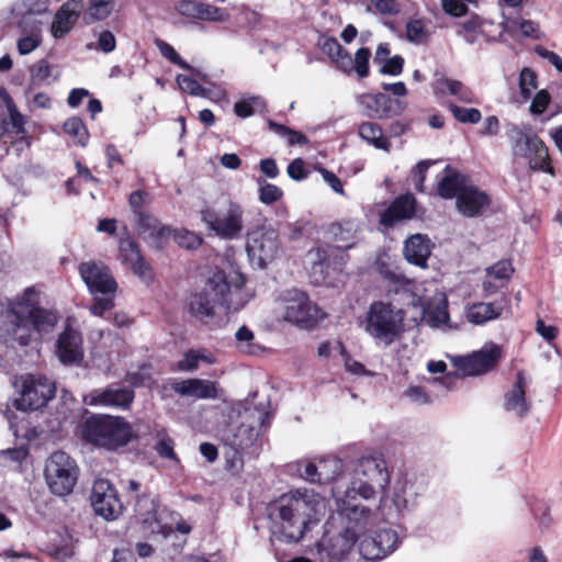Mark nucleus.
I'll use <instances>...</instances> for the list:
<instances>
[{"instance_id": "obj_21", "label": "nucleus", "mask_w": 562, "mask_h": 562, "mask_svg": "<svg viewBox=\"0 0 562 562\" xmlns=\"http://www.w3.org/2000/svg\"><path fill=\"white\" fill-rule=\"evenodd\" d=\"M300 475L311 482L317 484H326L335 480L342 471V461L329 456L314 461H302L297 465Z\"/></svg>"}, {"instance_id": "obj_23", "label": "nucleus", "mask_w": 562, "mask_h": 562, "mask_svg": "<svg viewBox=\"0 0 562 562\" xmlns=\"http://www.w3.org/2000/svg\"><path fill=\"white\" fill-rule=\"evenodd\" d=\"M134 400V391L128 387L108 386L102 390H93L83 398L90 406L117 407L125 409Z\"/></svg>"}, {"instance_id": "obj_7", "label": "nucleus", "mask_w": 562, "mask_h": 562, "mask_svg": "<svg viewBox=\"0 0 562 562\" xmlns=\"http://www.w3.org/2000/svg\"><path fill=\"white\" fill-rule=\"evenodd\" d=\"M8 315L14 328L26 323L32 324L38 333H48L58 322V315L52 310L38 306L37 293L33 288H27L21 295L8 303Z\"/></svg>"}, {"instance_id": "obj_56", "label": "nucleus", "mask_w": 562, "mask_h": 562, "mask_svg": "<svg viewBox=\"0 0 562 562\" xmlns=\"http://www.w3.org/2000/svg\"><path fill=\"white\" fill-rule=\"evenodd\" d=\"M159 439L155 445L157 453L165 459L179 461L177 454L173 451V440L165 434L158 435Z\"/></svg>"}, {"instance_id": "obj_25", "label": "nucleus", "mask_w": 562, "mask_h": 562, "mask_svg": "<svg viewBox=\"0 0 562 562\" xmlns=\"http://www.w3.org/2000/svg\"><path fill=\"white\" fill-rule=\"evenodd\" d=\"M83 8L82 0H68L56 12L50 32L55 38L65 37L75 26Z\"/></svg>"}, {"instance_id": "obj_33", "label": "nucleus", "mask_w": 562, "mask_h": 562, "mask_svg": "<svg viewBox=\"0 0 562 562\" xmlns=\"http://www.w3.org/2000/svg\"><path fill=\"white\" fill-rule=\"evenodd\" d=\"M503 314V305L499 302H477L465 308V317L473 325H483L490 321L499 318Z\"/></svg>"}, {"instance_id": "obj_39", "label": "nucleus", "mask_w": 562, "mask_h": 562, "mask_svg": "<svg viewBox=\"0 0 562 562\" xmlns=\"http://www.w3.org/2000/svg\"><path fill=\"white\" fill-rule=\"evenodd\" d=\"M359 136L378 149L390 151L391 143L383 136L381 126L374 122H363L358 128Z\"/></svg>"}, {"instance_id": "obj_61", "label": "nucleus", "mask_w": 562, "mask_h": 562, "mask_svg": "<svg viewBox=\"0 0 562 562\" xmlns=\"http://www.w3.org/2000/svg\"><path fill=\"white\" fill-rule=\"evenodd\" d=\"M235 338L239 344L243 351L247 353L255 352V346L251 344L254 339V333L247 327L241 326L235 334Z\"/></svg>"}, {"instance_id": "obj_40", "label": "nucleus", "mask_w": 562, "mask_h": 562, "mask_svg": "<svg viewBox=\"0 0 562 562\" xmlns=\"http://www.w3.org/2000/svg\"><path fill=\"white\" fill-rule=\"evenodd\" d=\"M201 361L212 364L215 362V358L205 349H190L183 355V358L177 362V370L181 372H193L199 369Z\"/></svg>"}, {"instance_id": "obj_12", "label": "nucleus", "mask_w": 562, "mask_h": 562, "mask_svg": "<svg viewBox=\"0 0 562 562\" xmlns=\"http://www.w3.org/2000/svg\"><path fill=\"white\" fill-rule=\"evenodd\" d=\"M283 318L302 329H312L326 314L308 296L296 289L289 290L283 297Z\"/></svg>"}, {"instance_id": "obj_41", "label": "nucleus", "mask_w": 562, "mask_h": 562, "mask_svg": "<svg viewBox=\"0 0 562 562\" xmlns=\"http://www.w3.org/2000/svg\"><path fill=\"white\" fill-rule=\"evenodd\" d=\"M114 7L115 0H89L83 20L87 24L103 21L111 15Z\"/></svg>"}, {"instance_id": "obj_27", "label": "nucleus", "mask_w": 562, "mask_h": 562, "mask_svg": "<svg viewBox=\"0 0 562 562\" xmlns=\"http://www.w3.org/2000/svg\"><path fill=\"white\" fill-rule=\"evenodd\" d=\"M493 25L494 23L492 21L473 14L465 21L457 24L456 33L458 36L462 37L465 43L473 45L477 43L481 37L486 41L494 40L495 36L488 30Z\"/></svg>"}, {"instance_id": "obj_36", "label": "nucleus", "mask_w": 562, "mask_h": 562, "mask_svg": "<svg viewBox=\"0 0 562 562\" xmlns=\"http://www.w3.org/2000/svg\"><path fill=\"white\" fill-rule=\"evenodd\" d=\"M415 498L416 493L413 491V486L408 483L405 482L395 486L392 496L395 515L389 513L387 517L392 519L412 510L416 506Z\"/></svg>"}, {"instance_id": "obj_48", "label": "nucleus", "mask_w": 562, "mask_h": 562, "mask_svg": "<svg viewBox=\"0 0 562 562\" xmlns=\"http://www.w3.org/2000/svg\"><path fill=\"white\" fill-rule=\"evenodd\" d=\"M196 19L209 22H226L229 14L218 7L200 2Z\"/></svg>"}, {"instance_id": "obj_14", "label": "nucleus", "mask_w": 562, "mask_h": 562, "mask_svg": "<svg viewBox=\"0 0 562 562\" xmlns=\"http://www.w3.org/2000/svg\"><path fill=\"white\" fill-rule=\"evenodd\" d=\"M243 209L235 202H228L223 211L205 207L201 211V218L209 229L224 239H234L243 231Z\"/></svg>"}, {"instance_id": "obj_15", "label": "nucleus", "mask_w": 562, "mask_h": 562, "mask_svg": "<svg viewBox=\"0 0 562 562\" xmlns=\"http://www.w3.org/2000/svg\"><path fill=\"white\" fill-rule=\"evenodd\" d=\"M323 52L328 55L336 68L346 75L356 71L359 78L369 76V60L371 52L367 47L359 48L355 58L334 37H327L321 45Z\"/></svg>"}, {"instance_id": "obj_59", "label": "nucleus", "mask_w": 562, "mask_h": 562, "mask_svg": "<svg viewBox=\"0 0 562 562\" xmlns=\"http://www.w3.org/2000/svg\"><path fill=\"white\" fill-rule=\"evenodd\" d=\"M475 0H441L446 13L452 16H462L468 11V3Z\"/></svg>"}, {"instance_id": "obj_44", "label": "nucleus", "mask_w": 562, "mask_h": 562, "mask_svg": "<svg viewBox=\"0 0 562 562\" xmlns=\"http://www.w3.org/2000/svg\"><path fill=\"white\" fill-rule=\"evenodd\" d=\"M507 135L513 143L514 154L517 156L526 155V150L530 148L529 140L538 137L535 134H526L517 125H510L507 130Z\"/></svg>"}, {"instance_id": "obj_49", "label": "nucleus", "mask_w": 562, "mask_h": 562, "mask_svg": "<svg viewBox=\"0 0 562 562\" xmlns=\"http://www.w3.org/2000/svg\"><path fill=\"white\" fill-rule=\"evenodd\" d=\"M257 183L259 186L260 202L265 204H272L282 198L283 192L279 187L267 182L262 178H258Z\"/></svg>"}, {"instance_id": "obj_2", "label": "nucleus", "mask_w": 562, "mask_h": 562, "mask_svg": "<svg viewBox=\"0 0 562 562\" xmlns=\"http://www.w3.org/2000/svg\"><path fill=\"white\" fill-rule=\"evenodd\" d=\"M247 301V294L241 285L232 284L223 271H217L209 278L200 292L191 296L189 311L194 317L204 319L214 316L216 305L231 313L241 310Z\"/></svg>"}, {"instance_id": "obj_13", "label": "nucleus", "mask_w": 562, "mask_h": 562, "mask_svg": "<svg viewBox=\"0 0 562 562\" xmlns=\"http://www.w3.org/2000/svg\"><path fill=\"white\" fill-rule=\"evenodd\" d=\"M238 415L241 420L237 427L229 428L232 432L229 445L235 449H246L256 442L260 430L268 426L270 413L257 407H244Z\"/></svg>"}, {"instance_id": "obj_52", "label": "nucleus", "mask_w": 562, "mask_h": 562, "mask_svg": "<svg viewBox=\"0 0 562 562\" xmlns=\"http://www.w3.org/2000/svg\"><path fill=\"white\" fill-rule=\"evenodd\" d=\"M449 109L454 119L461 123L476 124L482 119L480 110L475 108H461L451 103L449 104Z\"/></svg>"}, {"instance_id": "obj_28", "label": "nucleus", "mask_w": 562, "mask_h": 562, "mask_svg": "<svg viewBox=\"0 0 562 562\" xmlns=\"http://www.w3.org/2000/svg\"><path fill=\"white\" fill-rule=\"evenodd\" d=\"M528 385L529 381L526 379L525 373L519 371L513 389L505 395V409L520 418L529 413L531 406L530 402L526 398Z\"/></svg>"}, {"instance_id": "obj_55", "label": "nucleus", "mask_w": 562, "mask_h": 562, "mask_svg": "<svg viewBox=\"0 0 562 562\" xmlns=\"http://www.w3.org/2000/svg\"><path fill=\"white\" fill-rule=\"evenodd\" d=\"M519 87H520L521 95L525 99H528L530 97L532 90H535L537 88V76L531 69L524 68L520 71Z\"/></svg>"}, {"instance_id": "obj_51", "label": "nucleus", "mask_w": 562, "mask_h": 562, "mask_svg": "<svg viewBox=\"0 0 562 562\" xmlns=\"http://www.w3.org/2000/svg\"><path fill=\"white\" fill-rule=\"evenodd\" d=\"M155 44L159 49L160 54L170 63L179 66L182 69L193 70L192 66H190L184 59H182L170 44L159 38L155 40Z\"/></svg>"}, {"instance_id": "obj_46", "label": "nucleus", "mask_w": 562, "mask_h": 562, "mask_svg": "<svg viewBox=\"0 0 562 562\" xmlns=\"http://www.w3.org/2000/svg\"><path fill=\"white\" fill-rule=\"evenodd\" d=\"M64 131L74 137V142L77 145L85 147L88 144L89 134L81 119L77 116L68 119L64 123Z\"/></svg>"}, {"instance_id": "obj_9", "label": "nucleus", "mask_w": 562, "mask_h": 562, "mask_svg": "<svg viewBox=\"0 0 562 562\" xmlns=\"http://www.w3.org/2000/svg\"><path fill=\"white\" fill-rule=\"evenodd\" d=\"M14 385L19 394L15 407L24 412L44 407L56 393L55 383L42 374H22L15 379Z\"/></svg>"}, {"instance_id": "obj_63", "label": "nucleus", "mask_w": 562, "mask_h": 562, "mask_svg": "<svg viewBox=\"0 0 562 562\" xmlns=\"http://www.w3.org/2000/svg\"><path fill=\"white\" fill-rule=\"evenodd\" d=\"M269 126H270V128H272L273 131H276L280 134H286L289 136L288 142L290 145H295V144L304 145L307 143V138L303 134L295 132V131H291L290 128H288L283 125H280L273 121H269Z\"/></svg>"}, {"instance_id": "obj_62", "label": "nucleus", "mask_w": 562, "mask_h": 562, "mask_svg": "<svg viewBox=\"0 0 562 562\" xmlns=\"http://www.w3.org/2000/svg\"><path fill=\"white\" fill-rule=\"evenodd\" d=\"M7 108L9 112V124L11 125L13 132L16 134H21L24 132V117L16 110L14 103L11 99L7 101Z\"/></svg>"}, {"instance_id": "obj_64", "label": "nucleus", "mask_w": 562, "mask_h": 562, "mask_svg": "<svg viewBox=\"0 0 562 562\" xmlns=\"http://www.w3.org/2000/svg\"><path fill=\"white\" fill-rule=\"evenodd\" d=\"M550 100L551 97L549 92L547 90H540L539 92L536 93L531 101L530 112L535 115L542 114L546 111Z\"/></svg>"}, {"instance_id": "obj_11", "label": "nucleus", "mask_w": 562, "mask_h": 562, "mask_svg": "<svg viewBox=\"0 0 562 562\" xmlns=\"http://www.w3.org/2000/svg\"><path fill=\"white\" fill-rule=\"evenodd\" d=\"M78 474L76 461L64 451H55L46 461L45 480L55 495L70 494L77 484Z\"/></svg>"}, {"instance_id": "obj_31", "label": "nucleus", "mask_w": 562, "mask_h": 562, "mask_svg": "<svg viewBox=\"0 0 562 562\" xmlns=\"http://www.w3.org/2000/svg\"><path fill=\"white\" fill-rule=\"evenodd\" d=\"M431 247V241L426 235L415 234L405 240L403 254L409 263L425 268Z\"/></svg>"}, {"instance_id": "obj_37", "label": "nucleus", "mask_w": 562, "mask_h": 562, "mask_svg": "<svg viewBox=\"0 0 562 562\" xmlns=\"http://www.w3.org/2000/svg\"><path fill=\"white\" fill-rule=\"evenodd\" d=\"M176 81L183 92L194 97H203L212 100H221L226 97V92L224 90L216 89L212 91L202 87L195 79L186 75H178Z\"/></svg>"}, {"instance_id": "obj_17", "label": "nucleus", "mask_w": 562, "mask_h": 562, "mask_svg": "<svg viewBox=\"0 0 562 562\" xmlns=\"http://www.w3.org/2000/svg\"><path fill=\"white\" fill-rule=\"evenodd\" d=\"M247 254L259 268L271 262L279 250L278 234L273 229L259 228L248 234L246 243Z\"/></svg>"}, {"instance_id": "obj_57", "label": "nucleus", "mask_w": 562, "mask_h": 562, "mask_svg": "<svg viewBox=\"0 0 562 562\" xmlns=\"http://www.w3.org/2000/svg\"><path fill=\"white\" fill-rule=\"evenodd\" d=\"M176 243L183 248L194 249L202 244V238L189 231H180L175 234Z\"/></svg>"}, {"instance_id": "obj_10", "label": "nucleus", "mask_w": 562, "mask_h": 562, "mask_svg": "<svg viewBox=\"0 0 562 562\" xmlns=\"http://www.w3.org/2000/svg\"><path fill=\"white\" fill-rule=\"evenodd\" d=\"M336 498L337 510L344 524L342 530L355 536L359 542L366 533L371 531L375 524L376 515L367 506L356 503L357 497H346V494L333 490Z\"/></svg>"}, {"instance_id": "obj_6", "label": "nucleus", "mask_w": 562, "mask_h": 562, "mask_svg": "<svg viewBox=\"0 0 562 562\" xmlns=\"http://www.w3.org/2000/svg\"><path fill=\"white\" fill-rule=\"evenodd\" d=\"M79 274L89 292L94 296L91 314L102 316L114 306L113 297L117 283L108 266L100 261H85L79 265Z\"/></svg>"}, {"instance_id": "obj_35", "label": "nucleus", "mask_w": 562, "mask_h": 562, "mask_svg": "<svg viewBox=\"0 0 562 562\" xmlns=\"http://www.w3.org/2000/svg\"><path fill=\"white\" fill-rule=\"evenodd\" d=\"M335 247L347 250L352 248L357 241V224L353 221L331 224L329 227Z\"/></svg>"}, {"instance_id": "obj_20", "label": "nucleus", "mask_w": 562, "mask_h": 562, "mask_svg": "<svg viewBox=\"0 0 562 562\" xmlns=\"http://www.w3.org/2000/svg\"><path fill=\"white\" fill-rule=\"evenodd\" d=\"M395 530L381 528L373 535L364 537L359 543V552L366 560L379 561L392 553L398 546Z\"/></svg>"}, {"instance_id": "obj_47", "label": "nucleus", "mask_w": 562, "mask_h": 562, "mask_svg": "<svg viewBox=\"0 0 562 562\" xmlns=\"http://www.w3.org/2000/svg\"><path fill=\"white\" fill-rule=\"evenodd\" d=\"M378 269L380 274L395 284L397 289H402L404 291H413L414 282L412 280H408L405 278L400 271L396 269H392L390 266H387L384 262H379Z\"/></svg>"}, {"instance_id": "obj_16", "label": "nucleus", "mask_w": 562, "mask_h": 562, "mask_svg": "<svg viewBox=\"0 0 562 562\" xmlns=\"http://www.w3.org/2000/svg\"><path fill=\"white\" fill-rule=\"evenodd\" d=\"M356 102L363 116L385 120L402 114L405 103L385 93H361L356 95Z\"/></svg>"}, {"instance_id": "obj_4", "label": "nucleus", "mask_w": 562, "mask_h": 562, "mask_svg": "<svg viewBox=\"0 0 562 562\" xmlns=\"http://www.w3.org/2000/svg\"><path fill=\"white\" fill-rule=\"evenodd\" d=\"M445 177L438 183V193L445 199L456 198L458 211L468 217L481 215L490 205L488 195L475 187L464 175L458 173L450 166L445 168Z\"/></svg>"}, {"instance_id": "obj_45", "label": "nucleus", "mask_w": 562, "mask_h": 562, "mask_svg": "<svg viewBox=\"0 0 562 562\" xmlns=\"http://www.w3.org/2000/svg\"><path fill=\"white\" fill-rule=\"evenodd\" d=\"M157 507L154 498L140 496L135 504V512L143 524L151 525L157 518Z\"/></svg>"}, {"instance_id": "obj_32", "label": "nucleus", "mask_w": 562, "mask_h": 562, "mask_svg": "<svg viewBox=\"0 0 562 562\" xmlns=\"http://www.w3.org/2000/svg\"><path fill=\"white\" fill-rule=\"evenodd\" d=\"M357 541L353 535L345 530L334 538H328V531H326L318 547L326 551L330 559L341 560L352 550Z\"/></svg>"}, {"instance_id": "obj_24", "label": "nucleus", "mask_w": 562, "mask_h": 562, "mask_svg": "<svg viewBox=\"0 0 562 562\" xmlns=\"http://www.w3.org/2000/svg\"><path fill=\"white\" fill-rule=\"evenodd\" d=\"M135 229L143 240L155 249L162 248L171 234L169 227L149 213H139L135 221Z\"/></svg>"}, {"instance_id": "obj_50", "label": "nucleus", "mask_w": 562, "mask_h": 562, "mask_svg": "<svg viewBox=\"0 0 562 562\" xmlns=\"http://www.w3.org/2000/svg\"><path fill=\"white\" fill-rule=\"evenodd\" d=\"M119 249L123 262L127 265L143 256L138 244L131 237L122 238L120 240Z\"/></svg>"}, {"instance_id": "obj_5", "label": "nucleus", "mask_w": 562, "mask_h": 562, "mask_svg": "<svg viewBox=\"0 0 562 562\" xmlns=\"http://www.w3.org/2000/svg\"><path fill=\"white\" fill-rule=\"evenodd\" d=\"M390 484V472L382 456H363L353 465L352 479L342 492L346 497L374 498Z\"/></svg>"}, {"instance_id": "obj_34", "label": "nucleus", "mask_w": 562, "mask_h": 562, "mask_svg": "<svg viewBox=\"0 0 562 562\" xmlns=\"http://www.w3.org/2000/svg\"><path fill=\"white\" fill-rule=\"evenodd\" d=\"M529 145L530 148L526 150V155L520 156L528 158L530 168L547 173H553V169L550 166L548 148L544 143L537 137L529 140Z\"/></svg>"}, {"instance_id": "obj_38", "label": "nucleus", "mask_w": 562, "mask_h": 562, "mask_svg": "<svg viewBox=\"0 0 562 562\" xmlns=\"http://www.w3.org/2000/svg\"><path fill=\"white\" fill-rule=\"evenodd\" d=\"M58 78L59 71L47 59H40L30 68L31 83L35 87L48 86Z\"/></svg>"}, {"instance_id": "obj_29", "label": "nucleus", "mask_w": 562, "mask_h": 562, "mask_svg": "<svg viewBox=\"0 0 562 562\" xmlns=\"http://www.w3.org/2000/svg\"><path fill=\"white\" fill-rule=\"evenodd\" d=\"M416 200L413 194L396 198L380 215V223L391 227L398 221L409 220L415 215Z\"/></svg>"}, {"instance_id": "obj_8", "label": "nucleus", "mask_w": 562, "mask_h": 562, "mask_svg": "<svg viewBox=\"0 0 562 562\" xmlns=\"http://www.w3.org/2000/svg\"><path fill=\"white\" fill-rule=\"evenodd\" d=\"M405 314L391 303L372 302L367 312L364 330L385 347L392 345L402 334Z\"/></svg>"}, {"instance_id": "obj_26", "label": "nucleus", "mask_w": 562, "mask_h": 562, "mask_svg": "<svg viewBox=\"0 0 562 562\" xmlns=\"http://www.w3.org/2000/svg\"><path fill=\"white\" fill-rule=\"evenodd\" d=\"M171 389L181 396L199 400H215L218 397V384L215 381L203 379H188L175 382Z\"/></svg>"}, {"instance_id": "obj_60", "label": "nucleus", "mask_w": 562, "mask_h": 562, "mask_svg": "<svg viewBox=\"0 0 562 562\" xmlns=\"http://www.w3.org/2000/svg\"><path fill=\"white\" fill-rule=\"evenodd\" d=\"M381 65L380 72L383 75L398 76L403 71L404 58L400 55L387 58Z\"/></svg>"}, {"instance_id": "obj_19", "label": "nucleus", "mask_w": 562, "mask_h": 562, "mask_svg": "<svg viewBox=\"0 0 562 562\" xmlns=\"http://www.w3.org/2000/svg\"><path fill=\"white\" fill-rule=\"evenodd\" d=\"M90 501L94 513L105 520H114L122 514L123 505L117 492L106 479L94 481Z\"/></svg>"}, {"instance_id": "obj_43", "label": "nucleus", "mask_w": 562, "mask_h": 562, "mask_svg": "<svg viewBox=\"0 0 562 562\" xmlns=\"http://www.w3.org/2000/svg\"><path fill=\"white\" fill-rule=\"evenodd\" d=\"M266 108V101L258 95L249 97L234 104V112L238 117L246 119L260 113Z\"/></svg>"}, {"instance_id": "obj_1", "label": "nucleus", "mask_w": 562, "mask_h": 562, "mask_svg": "<svg viewBox=\"0 0 562 562\" xmlns=\"http://www.w3.org/2000/svg\"><path fill=\"white\" fill-rule=\"evenodd\" d=\"M326 512L325 498L313 491L284 494L269 506L272 533L285 542H299L319 524Z\"/></svg>"}, {"instance_id": "obj_53", "label": "nucleus", "mask_w": 562, "mask_h": 562, "mask_svg": "<svg viewBox=\"0 0 562 562\" xmlns=\"http://www.w3.org/2000/svg\"><path fill=\"white\" fill-rule=\"evenodd\" d=\"M42 43V35L38 29L32 30L27 35L18 40L16 48L21 55H27L35 50Z\"/></svg>"}, {"instance_id": "obj_58", "label": "nucleus", "mask_w": 562, "mask_h": 562, "mask_svg": "<svg viewBox=\"0 0 562 562\" xmlns=\"http://www.w3.org/2000/svg\"><path fill=\"white\" fill-rule=\"evenodd\" d=\"M151 201L150 194L144 190H137L131 193L128 203L134 211L135 217L139 216V213H145L142 207L149 204Z\"/></svg>"}, {"instance_id": "obj_18", "label": "nucleus", "mask_w": 562, "mask_h": 562, "mask_svg": "<svg viewBox=\"0 0 562 562\" xmlns=\"http://www.w3.org/2000/svg\"><path fill=\"white\" fill-rule=\"evenodd\" d=\"M502 358V350L497 345L484 346L481 350L463 357L453 358L452 362L463 375H480L492 370Z\"/></svg>"}, {"instance_id": "obj_30", "label": "nucleus", "mask_w": 562, "mask_h": 562, "mask_svg": "<svg viewBox=\"0 0 562 562\" xmlns=\"http://www.w3.org/2000/svg\"><path fill=\"white\" fill-rule=\"evenodd\" d=\"M514 273L512 262L499 260L486 269V276L482 283L483 295L492 296L501 291Z\"/></svg>"}, {"instance_id": "obj_3", "label": "nucleus", "mask_w": 562, "mask_h": 562, "mask_svg": "<svg viewBox=\"0 0 562 562\" xmlns=\"http://www.w3.org/2000/svg\"><path fill=\"white\" fill-rule=\"evenodd\" d=\"M81 435L88 443L109 451L127 446L134 437L131 424L123 417L102 414L88 417Z\"/></svg>"}, {"instance_id": "obj_42", "label": "nucleus", "mask_w": 562, "mask_h": 562, "mask_svg": "<svg viewBox=\"0 0 562 562\" xmlns=\"http://www.w3.org/2000/svg\"><path fill=\"white\" fill-rule=\"evenodd\" d=\"M438 91L442 93H449L458 98L459 101L464 103L474 102L473 92L467 88L461 81L452 80L448 78L439 79L436 82Z\"/></svg>"}, {"instance_id": "obj_54", "label": "nucleus", "mask_w": 562, "mask_h": 562, "mask_svg": "<svg viewBox=\"0 0 562 562\" xmlns=\"http://www.w3.org/2000/svg\"><path fill=\"white\" fill-rule=\"evenodd\" d=\"M367 11L383 15H393L400 12L397 0H370Z\"/></svg>"}, {"instance_id": "obj_22", "label": "nucleus", "mask_w": 562, "mask_h": 562, "mask_svg": "<svg viewBox=\"0 0 562 562\" xmlns=\"http://www.w3.org/2000/svg\"><path fill=\"white\" fill-rule=\"evenodd\" d=\"M55 355L65 366L79 364L83 359V339L80 331L67 325L58 335Z\"/></svg>"}]
</instances>
